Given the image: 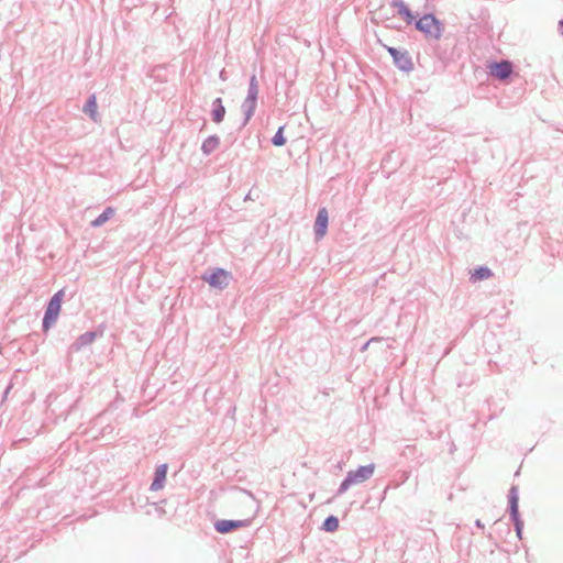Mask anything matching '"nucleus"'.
Masks as SVG:
<instances>
[{"mask_svg": "<svg viewBox=\"0 0 563 563\" xmlns=\"http://www.w3.org/2000/svg\"><path fill=\"white\" fill-rule=\"evenodd\" d=\"M225 114V109L221 103V99L218 98L214 102V109L212 111L213 121L220 123Z\"/></svg>", "mask_w": 563, "mask_h": 563, "instance_id": "obj_12", "label": "nucleus"}, {"mask_svg": "<svg viewBox=\"0 0 563 563\" xmlns=\"http://www.w3.org/2000/svg\"><path fill=\"white\" fill-rule=\"evenodd\" d=\"M231 275L229 272L218 268L208 278L205 279L211 287L223 289L229 285Z\"/></svg>", "mask_w": 563, "mask_h": 563, "instance_id": "obj_8", "label": "nucleus"}, {"mask_svg": "<svg viewBox=\"0 0 563 563\" xmlns=\"http://www.w3.org/2000/svg\"><path fill=\"white\" fill-rule=\"evenodd\" d=\"M328 223H329V213L325 207H322L318 210L317 218L314 221V238L316 240L322 239L328 230Z\"/></svg>", "mask_w": 563, "mask_h": 563, "instance_id": "obj_6", "label": "nucleus"}, {"mask_svg": "<svg viewBox=\"0 0 563 563\" xmlns=\"http://www.w3.org/2000/svg\"><path fill=\"white\" fill-rule=\"evenodd\" d=\"M64 298V290H58L49 300L47 309L45 311L43 325L47 330L53 323L56 322L62 308V301Z\"/></svg>", "mask_w": 563, "mask_h": 563, "instance_id": "obj_3", "label": "nucleus"}, {"mask_svg": "<svg viewBox=\"0 0 563 563\" xmlns=\"http://www.w3.org/2000/svg\"><path fill=\"white\" fill-rule=\"evenodd\" d=\"M387 51L398 69L405 73H409L413 69L412 58L408 51H400L396 47H387Z\"/></svg>", "mask_w": 563, "mask_h": 563, "instance_id": "obj_4", "label": "nucleus"}, {"mask_svg": "<svg viewBox=\"0 0 563 563\" xmlns=\"http://www.w3.org/2000/svg\"><path fill=\"white\" fill-rule=\"evenodd\" d=\"M492 276V271L486 266L477 267L472 274V279L474 280H483Z\"/></svg>", "mask_w": 563, "mask_h": 563, "instance_id": "obj_15", "label": "nucleus"}, {"mask_svg": "<svg viewBox=\"0 0 563 563\" xmlns=\"http://www.w3.org/2000/svg\"><path fill=\"white\" fill-rule=\"evenodd\" d=\"M273 143L276 146L282 145V128L276 132L275 136L273 137Z\"/></svg>", "mask_w": 563, "mask_h": 563, "instance_id": "obj_20", "label": "nucleus"}, {"mask_svg": "<svg viewBox=\"0 0 563 563\" xmlns=\"http://www.w3.org/2000/svg\"><path fill=\"white\" fill-rule=\"evenodd\" d=\"M559 31H560L561 35H563V20H561L559 22Z\"/></svg>", "mask_w": 563, "mask_h": 563, "instance_id": "obj_23", "label": "nucleus"}, {"mask_svg": "<svg viewBox=\"0 0 563 563\" xmlns=\"http://www.w3.org/2000/svg\"><path fill=\"white\" fill-rule=\"evenodd\" d=\"M114 214V209L108 207L96 220L92 221L93 227L102 225L106 221H108Z\"/></svg>", "mask_w": 563, "mask_h": 563, "instance_id": "obj_16", "label": "nucleus"}, {"mask_svg": "<svg viewBox=\"0 0 563 563\" xmlns=\"http://www.w3.org/2000/svg\"><path fill=\"white\" fill-rule=\"evenodd\" d=\"M97 109H98L97 98H96V96L92 95L88 99V101H87V103H86V106L84 108V111L86 113H88L91 117L92 120H97V117H98Z\"/></svg>", "mask_w": 563, "mask_h": 563, "instance_id": "obj_11", "label": "nucleus"}, {"mask_svg": "<svg viewBox=\"0 0 563 563\" xmlns=\"http://www.w3.org/2000/svg\"><path fill=\"white\" fill-rule=\"evenodd\" d=\"M220 144V141L217 136H210L208 137L203 144H202V151L206 153V154H210L212 153L216 148H218Z\"/></svg>", "mask_w": 563, "mask_h": 563, "instance_id": "obj_14", "label": "nucleus"}, {"mask_svg": "<svg viewBox=\"0 0 563 563\" xmlns=\"http://www.w3.org/2000/svg\"><path fill=\"white\" fill-rule=\"evenodd\" d=\"M338 528L339 519L333 515L328 516L322 523V529L327 532H334Z\"/></svg>", "mask_w": 563, "mask_h": 563, "instance_id": "obj_13", "label": "nucleus"}, {"mask_svg": "<svg viewBox=\"0 0 563 563\" xmlns=\"http://www.w3.org/2000/svg\"><path fill=\"white\" fill-rule=\"evenodd\" d=\"M167 475V465L163 464L156 468L155 478L151 485L152 490H159L164 487V483Z\"/></svg>", "mask_w": 563, "mask_h": 563, "instance_id": "obj_10", "label": "nucleus"}, {"mask_svg": "<svg viewBox=\"0 0 563 563\" xmlns=\"http://www.w3.org/2000/svg\"><path fill=\"white\" fill-rule=\"evenodd\" d=\"M375 465L368 464L360 466L355 471L347 472L345 478L341 482L336 496L343 495L350 489L351 486L366 482L374 474Z\"/></svg>", "mask_w": 563, "mask_h": 563, "instance_id": "obj_2", "label": "nucleus"}, {"mask_svg": "<svg viewBox=\"0 0 563 563\" xmlns=\"http://www.w3.org/2000/svg\"><path fill=\"white\" fill-rule=\"evenodd\" d=\"M250 525V520H219L214 523V528L219 533H228L232 530L243 528Z\"/></svg>", "mask_w": 563, "mask_h": 563, "instance_id": "obj_9", "label": "nucleus"}, {"mask_svg": "<svg viewBox=\"0 0 563 563\" xmlns=\"http://www.w3.org/2000/svg\"><path fill=\"white\" fill-rule=\"evenodd\" d=\"M509 515L516 528H523V521L519 515V492L517 486H511L508 492Z\"/></svg>", "mask_w": 563, "mask_h": 563, "instance_id": "obj_5", "label": "nucleus"}, {"mask_svg": "<svg viewBox=\"0 0 563 563\" xmlns=\"http://www.w3.org/2000/svg\"><path fill=\"white\" fill-rule=\"evenodd\" d=\"M415 27L421 32L426 38L439 41L444 32V24L432 13H426L415 21Z\"/></svg>", "mask_w": 563, "mask_h": 563, "instance_id": "obj_1", "label": "nucleus"}, {"mask_svg": "<svg viewBox=\"0 0 563 563\" xmlns=\"http://www.w3.org/2000/svg\"><path fill=\"white\" fill-rule=\"evenodd\" d=\"M405 22L410 25L415 24V21H417L416 15L411 12V10L406 5L399 13H398Z\"/></svg>", "mask_w": 563, "mask_h": 563, "instance_id": "obj_17", "label": "nucleus"}, {"mask_svg": "<svg viewBox=\"0 0 563 563\" xmlns=\"http://www.w3.org/2000/svg\"><path fill=\"white\" fill-rule=\"evenodd\" d=\"M256 93H257V86H256V82H255V77H253L252 80H251L250 95H249V100H250L252 106L255 102Z\"/></svg>", "mask_w": 563, "mask_h": 563, "instance_id": "obj_18", "label": "nucleus"}, {"mask_svg": "<svg viewBox=\"0 0 563 563\" xmlns=\"http://www.w3.org/2000/svg\"><path fill=\"white\" fill-rule=\"evenodd\" d=\"M522 529H523V528H516V529H515V530H516V533H517V536H518V538H519V539H521V536H522Z\"/></svg>", "mask_w": 563, "mask_h": 563, "instance_id": "obj_22", "label": "nucleus"}, {"mask_svg": "<svg viewBox=\"0 0 563 563\" xmlns=\"http://www.w3.org/2000/svg\"><path fill=\"white\" fill-rule=\"evenodd\" d=\"M475 525H476V527H478V528H484V525L482 523V521H481L479 519H477V520L475 521Z\"/></svg>", "mask_w": 563, "mask_h": 563, "instance_id": "obj_24", "label": "nucleus"}, {"mask_svg": "<svg viewBox=\"0 0 563 563\" xmlns=\"http://www.w3.org/2000/svg\"><path fill=\"white\" fill-rule=\"evenodd\" d=\"M489 74L500 80H505L512 74V64L509 60H500L492 63Z\"/></svg>", "mask_w": 563, "mask_h": 563, "instance_id": "obj_7", "label": "nucleus"}, {"mask_svg": "<svg viewBox=\"0 0 563 563\" xmlns=\"http://www.w3.org/2000/svg\"><path fill=\"white\" fill-rule=\"evenodd\" d=\"M379 340H380V338H376V336H375V338H372L371 340H368V341L363 345L362 351H365L372 342L379 341Z\"/></svg>", "mask_w": 563, "mask_h": 563, "instance_id": "obj_21", "label": "nucleus"}, {"mask_svg": "<svg viewBox=\"0 0 563 563\" xmlns=\"http://www.w3.org/2000/svg\"><path fill=\"white\" fill-rule=\"evenodd\" d=\"M390 5L395 9H397V12L399 13L404 8H406V3L404 0H391Z\"/></svg>", "mask_w": 563, "mask_h": 563, "instance_id": "obj_19", "label": "nucleus"}]
</instances>
